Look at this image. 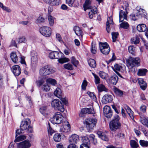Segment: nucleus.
Listing matches in <instances>:
<instances>
[{
    "instance_id": "nucleus-14",
    "label": "nucleus",
    "mask_w": 148,
    "mask_h": 148,
    "mask_svg": "<svg viewBox=\"0 0 148 148\" xmlns=\"http://www.w3.org/2000/svg\"><path fill=\"white\" fill-rule=\"evenodd\" d=\"M16 145L17 148H29L31 146V143L28 140L17 143Z\"/></svg>"
},
{
    "instance_id": "nucleus-30",
    "label": "nucleus",
    "mask_w": 148,
    "mask_h": 148,
    "mask_svg": "<svg viewBox=\"0 0 148 148\" xmlns=\"http://www.w3.org/2000/svg\"><path fill=\"white\" fill-rule=\"evenodd\" d=\"M145 11L144 10L139 8V7L136 8V16L140 17H141L143 15V13Z\"/></svg>"
},
{
    "instance_id": "nucleus-15",
    "label": "nucleus",
    "mask_w": 148,
    "mask_h": 148,
    "mask_svg": "<svg viewBox=\"0 0 148 148\" xmlns=\"http://www.w3.org/2000/svg\"><path fill=\"white\" fill-rule=\"evenodd\" d=\"M103 112L105 116L108 118H110L112 116V113L110 107L106 106L103 108Z\"/></svg>"
},
{
    "instance_id": "nucleus-18",
    "label": "nucleus",
    "mask_w": 148,
    "mask_h": 148,
    "mask_svg": "<svg viewBox=\"0 0 148 148\" xmlns=\"http://www.w3.org/2000/svg\"><path fill=\"white\" fill-rule=\"evenodd\" d=\"M113 23L112 17H109L107 18V21L106 23V29L108 33H109L110 32V25L112 26V25Z\"/></svg>"
},
{
    "instance_id": "nucleus-53",
    "label": "nucleus",
    "mask_w": 148,
    "mask_h": 148,
    "mask_svg": "<svg viewBox=\"0 0 148 148\" xmlns=\"http://www.w3.org/2000/svg\"><path fill=\"white\" fill-rule=\"evenodd\" d=\"M92 74L95 77V84H99L100 83V79L99 77L93 73H92Z\"/></svg>"
},
{
    "instance_id": "nucleus-2",
    "label": "nucleus",
    "mask_w": 148,
    "mask_h": 148,
    "mask_svg": "<svg viewBox=\"0 0 148 148\" xmlns=\"http://www.w3.org/2000/svg\"><path fill=\"white\" fill-rule=\"evenodd\" d=\"M83 6L85 11L87 9L90 10L88 15L90 19L92 18L95 14H97V9L95 6L91 5V0H86Z\"/></svg>"
},
{
    "instance_id": "nucleus-6",
    "label": "nucleus",
    "mask_w": 148,
    "mask_h": 148,
    "mask_svg": "<svg viewBox=\"0 0 148 148\" xmlns=\"http://www.w3.org/2000/svg\"><path fill=\"white\" fill-rule=\"evenodd\" d=\"M55 72L53 68L48 66L42 67L40 70L39 73L42 76H46L51 74Z\"/></svg>"
},
{
    "instance_id": "nucleus-54",
    "label": "nucleus",
    "mask_w": 148,
    "mask_h": 148,
    "mask_svg": "<svg viewBox=\"0 0 148 148\" xmlns=\"http://www.w3.org/2000/svg\"><path fill=\"white\" fill-rule=\"evenodd\" d=\"M118 33L117 32H113L112 33V38L113 40V42H114L115 41L116 39L117 38Z\"/></svg>"
},
{
    "instance_id": "nucleus-26",
    "label": "nucleus",
    "mask_w": 148,
    "mask_h": 148,
    "mask_svg": "<svg viewBox=\"0 0 148 148\" xmlns=\"http://www.w3.org/2000/svg\"><path fill=\"white\" fill-rule=\"evenodd\" d=\"M140 121L144 125L147 126L148 124V118L145 116H142L140 117Z\"/></svg>"
},
{
    "instance_id": "nucleus-31",
    "label": "nucleus",
    "mask_w": 148,
    "mask_h": 148,
    "mask_svg": "<svg viewBox=\"0 0 148 148\" xmlns=\"http://www.w3.org/2000/svg\"><path fill=\"white\" fill-rule=\"evenodd\" d=\"M147 72V70L145 69H139L137 72V75L138 76H144Z\"/></svg>"
},
{
    "instance_id": "nucleus-27",
    "label": "nucleus",
    "mask_w": 148,
    "mask_h": 148,
    "mask_svg": "<svg viewBox=\"0 0 148 148\" xmlns=\"http://www.w3.org/2000/svg\"><path fill=\"white\" fill-rule=\"evenodd\" d=\"M138 30L140 32L145 31L147 29L146 25L144 24H139L137 27Z\"/></svg>"
},
{
    "instance_id": "nucleus-22",
    "label": "nucleus",
    "mask_w": 148,
    "mask_h": 148,
    "mask_svg": "<svg viewBox=\"0 0 148 148\" xmlns=\"http://www.w3.org/2000/svg\"><path fill=\"white\" fill-rule=\"evenodd\" d=\"M43 1L46 3L54 6L58 5L60 4L56 0H43Z\"/></svg>"
},
{
    "instance_id": "nucleus-24",
    "label": "nucleus",
    "mask_w": 148,
    "mask_h": 148,
    "mask_svg": "<svg viewBox=\"0 0 148 148\" xmlns=\"http://www.w3.org/2000/svg\"><path fill=\"white\" fill-rule=\"evenodd\" d=\"M127 14L122 10H121L119 12V17L120 22L123 21L124 19H126Z\"/></svg>"
},
{
    "instance_id": "nucleus-4",
    "label": "nucleus",
    "mask_w": 148,
    "mask_h": 148,
    "mask_svg": "<svg viewBox=\"0 0 148 148\" xmlns=\"http://www.w3.org/2000/svg\"><path fill=\"white\" fill-rule=\"evenodd\" d=\"M119 116L118 115L114 116V119L110 122L109 124L111 130L115 131L120 128L121 124L119 121Z\"/></svg>"
},
{
    "instance_id": "nucleus-5",
    "label": "nucleus",
    "mask_w": 148,
    "mask_h": 148,
    "mask_svg": "<svg viewBox=\"0 0 148 148\" xmlns=\"http://www.w3.org/2000/svg\"><path fill=\"white\" fill-rule=\"evenodd\" d=\"M20 129L22 131L27 130L28 132L32 133L33 130L30 126V122L29 119L22 121L20 126Z\"/></svg>"
},
{
    "instance_id": "nucleus-29",
    "label": "nucleus",
    "mask_w": 148,
    "mask_h": 148,
    "mask_svg": "<svg viewBox=\"0 0 148 148\" xmlns=\"http://www.w3.org/2000/svg\"><path fill=\"white\" fill-rule=\"evenodd\" d=\"M54 95L59 98H61L62 97L61 90L59 88H57L54 92Z\"/></svg>"
},
{
    "instance_id": "nucleus-43",
    "label": "nucleus",
    "mask_w": 148,
    "mask_h": 148,
    "mask_svg": "<svg viewBox=\"0 0 148 148\" xmlns=\"http://www.w3.org/2000/svg\"><path fill=\"white\" fill-rule=\"evenodd\" d=\"M26 138V137L25 136L23 135H21L17 137H16L14 141L16 143L24 140Z\"/></svg>"
},
{
    "instance_id": "nucleus-63",
    "label": "nucleus",
    "mask_w": 148,
    "mask_h": 148,
    "mask_svg": "<svg viewBox=\"0 0 148 148\" xmlns=\"http://www.w3.org/2000/svg\"><path fill=\"white\" fill-rule=\"evenodd\" d=\"M75 0H66V2L70 6H72Z\"/></svg>"
},
{
    "instance_id": "nucleus-45",
    "label": "nucleus",
    "mask_w": 148,
    "mask_h": 148,
    "mask_svg": "<svg viewBox=\"0 0 148 148\" xmlns=\"http://www.w3.org/2000/svg\"><path fill=\"white\" fill-rule=\"evenodd\" d=\"M64 67L65 69L70 70H72L73 69V65L69 63L64 64Z\"/></svg>"
},
{
    "instance_id": "nucleus-46",
    "label": "nucleus",
    "mask_w": 148,
    "mask_h": 148,
    "mask_svg": "<svg viewBox=\"0 0 148 148\" xmlns=\"http://www.w3.org/2000/svg\"><path fill=\"white\" fill-rule=\"evenodd\" d=\"M120 26L124 29H127L129 27V25L127 22H123L120 24Z\"/></svg>"
},
{
    "instance_id": "nucleus-58",
    "label": "nucleus",
    "mask_w": 148,
    "mask_h": 148,
    "mask_svg": "<svg viewBox=\"0 0 148 148\" xmlns=\"http://www.w3.org/2000/svg\"><path fill=\"white\" fill-rule=\"evenodd\" d=\"M87 82L86 80H84L82 85V88L83 90H85L87 85Z\"/></svg>"
},
{
    "instance_id": "nucleus-16",
    "label": "nucleus",
    "mask_w": 148,
    "mask_h": 148,
    "mask_svg": "<svg viewBox=\"0 0 148 148\" xmlns=\"http://www.w3.org/2000/svg\"><path fill=\"white\" fill-rule=\"evenodd\" d=\"M79 140V136L76 134H73L70 137L69 139V143L76 144Z\"/></svg>"
},
{
    "instance_id": "nucleus-40",
    "label": "nucleus",
    "mask_w": 148,
    "mask_h": 148,
    "mask_svg": "<svg viewBox=\"0 0 148 148\" xmlns=\"http://www.w3.org/2000/svg\"><path fill=\"white\" fill-rule=\"evenodd\" d=\"M90 139L94 145H96L97 143L96 138H95V136L92 134H90L89 136Z\"/></svg>"
},
{
    "instance_id": "nucleus-64",
    "label": "nucleus",
    "mask_w": 148,
    "mask_h": 148,
    "mask_svg": "<svg viewBox=\"0 0 148 148\" xmlns=\"http://www.w3.org/2000/svg\"><path fill=\"white\" fill-rule=\"evenodd\" d=\"M140 111L143 113L146 112V106L144 105H142L140 107Z\"/></svg>"
},
{
    "instance_id": "nucleus-25",
    "label": "nucleus",
    "mask_w": 148,
    "mask_h": 148,
    "mask_svg": "<svg viewBox=\"0 0 148 148\" xmlns=\"http://www.w3.org/2000/svg\"><path fill=\"white\" fill-rule=\"evenodd\" d=\"M118 80V77L116 75L112 76L109 79L110 82L113 85H116Z\"/></svg>"
},
{
    "instance_id": "nucleus-47",
    "label": "nucleus",
    "mask_w": 148,
    "mask_h": 148,
    "mask_svg": "<svg viewBox=\"0 0 148 148\" xmlns=\"http://www.w3.org/2000/svg\"><path fill=\"white\" fill-rule=\"evenodd\" d=\"M140 145L143 147H147L148 146V141L143 140H140L139 141Z\"/></svg>"
},
{
    "instance_id": "nucleus-52",
    "label": "nucleus",
    "mask_w": 148,
    "mask_h": 148,
    "mask_svg": "<svg viewBox=\"0 0 148 148\" xmlns=\"http://www.w3.org/2000/svg\"><path fill=\"white\" fill-rule=\"evenodd\" d=\"M41 88L43 91L45 92H47L49 91L50 89L49 86L47 84L43 85Z\"/></svg>"
},
{
    "instance_id": "nucleus-44",
    "label": "nucleus",
    "mask_w": 148,
    "mask_h": 148,
    "mask_svg": "<svg viewBox=\"0 0 148 148\" xmlns=\"http://www.w3.org/2000/svg\"><path fill=\"white\" fill-rule=\"evenodd\" d=\"M71 63L75 67H77L79 63V61L73 56L71 58Z\"/></svg>"
},
{
    "instance_id": "nucleus-37",
    "label": "nucleus",
    "mask_w": 148,
    "mask_h": 148,
    "mask_svg": "<svg viewBox=\"0 0 148 148\" xmlns=\"http://www.w3.org/2000/svg\"><path fill=\"white\" fill-rule=\"evenodd\" d=\"M89 65L91 67L95 68L96 67V64L95 60L92 59H90L88 61Z\"/></svg>"
},
{
    "instance_id": "nucleus-42",
    "label": "nucleus",
    "mask_w": 148,
    "mask_h": 148,
    "mask_svg": "<svg viewBox=\"0 0 148 148\" xmlns=\"http://www.w3.org/2000/svg\"><path fill=\"white\" fill-rule=\"evenodd\" d=\"M53 139L56 142H59L61 140V135L58 133L55 134L53 136Z\"/></svg>"
},
{
    "instance_id": "nucleus-9",
    "label": "nucleus",
    "mask_w": 148,
    "mask_h": 148,
    "mask_svg": "<svg viewBox=\"0 0 148 148\" xmlns=\"http://www.w3.org/2000/svg\"><path fill=\"white\" fill-rule=\"evenodd\" d=\"M99 45L100 51L103 54L107 55L109 53L110 49L108 45L107 42L102 43L99 42Z\"/></svg>"
},
{
    "instance_id": "nucleus-34",
    "label": "nucleus",
    "mask_w": 148,
    "mask_h": 148,
    "mask_svg": "<svg viewBox=\"0 0 148 148\" xmlns=\"http://www.w3.org/2000/svg\"><path fill=\"white\" fill-rule=\"evenodd\" d=\"M140 39L138 36H136L133 37L131 39V41L132 44H137L139 42Z\"/></svg>"
},
{
    "instance_id": "nucleus-61",
    "label": "nucleus",
    "mask_w": 148,
    "mask_h": 148,
    "mask_svg": "<svg viewBox=\"0 0 148 148\" xmlns=\"http://www.w3.org/2000/svg\"><path fill=\"white\" fill-rule=\"evenodd\" d=\"M49 126L48 127V133L49 135L50 134L51 136L53 133L54 131L50 126L49 124Z\"/></svg>"
},
{
    "instance_id": "nucleus-8",
    "label": "nucleus",
    "mask_w": 148,
    "mask_h": 148,
    "mask_svg": "<svg viewBox=\"0 0 148 148\" xmlns=\"http://www.w3.org/2000/svg\"><path fill=\"white\" fill-rule=\"evenodd\" d=\"M51 106L55 109L61 112H63L64 110V106L58 99H56L53 100L51 102Z\"/></svg>"
},
{
    "instance_id": "nucleus-59",
    "label": "nucleus",
    "mask_w": 148,
    "mask_h": 148,
    "mask_svg": "<svg viewBox=\"0 0 148 148\" xmlns=\"http://www.w3.org/2000/svg\"><path fill=\"white\" fill-rule=\"evenodd\" d=\"M45 82V81L43 79H41L36 82L37 85L39 86H41Z\"/></svg>"
},
{
    "instance_id": "nucleus-55",
    "label": "nucleus",
    "mask_w": 148,
    "mask_h": 148,
    "mask_svg": "<svg viewBox=\"0 0 148 148\" xmlns=\"http://www.w3.org/2000/svg\"><path fill=\"white\" fill-rule=\"evenodd\" d=\"M99 75L100 77L103 79H105L107 74L103 71H100L99 73Z\"/></svg>"
},
{
    "instance_id": "nucleus-19",
    "label": "nucleus",
    "mask_w": 148,
    "mask_h": 148,
    "mask_svg": "<svg viewBox=\"0 0 148 148\" xmlns=\"http://www.w3.org/2000/svg\"><path fill=\"white\" fill-rule=\"evenodd\" d=\"M112 100V95L109 94L104 95L102 99V101L103 103L106 104L111 102Z\"/></svg>"
},
{
    "instance_id": "nucleus-12",
    "label": "nucleus",
    "mask_w": 148,
    "mask_h": 148,
    "mask_svg": "<svg viewBox=\"0 0 148 148\" xmlns=\"http://www.w3.org/2000/svg\"><path fill=\"white\" fill-rule=\"evenodd\" d=\"M71 126L69 122L65 121L62 125L60 127V132L62 133H66L70 131Z\"/></svg>"
},
{
    "instance_id": "nucleus-56",
    "label": "nucleus",
    "mask_w": 148,
    "mask_h": 148,
    "mask_svg": "<svg viewBox=\"0 0 148 148\" xmlns=\"http://www.w3.org/2000/svg\"><path fill=\"white\" fill-rule=\"evenodd\" d=\"M97 48L95 45L92 44V48L91 50V52L93 54H95L97 52Z\"/></svg>"
},
{
    "instance_id": "nucleus-51",
    "label": "nucleus",
    "mask_w": 148,
    "mask_h": 148,
    "mask_svg": "<svg viewBox=\"0 0 148 148\" xmlns=\"http://www.w3.org/2000/svg\"><path fill=\"white\" fill-rule=\"evenodd\" d=\"M122 68V66L118 64H116L114 65V71H121Z\"/></svg>"
},
{
    "instance_id": "nucleus-11",
    "label": "nucleus",
    "mask_w": 148,
    "mask_h": 148,
    "mask_svg": "<svg viewBox=\"0 0 148 148\" xmlns=\"http://www.w3.org/2000/svg\"><path fill=\"white\" fill-rule=\"evenodd\" d=\"M39 31L42 35L46 37H49L51 34V29L48 27H41L40 28Z\"/></svg>"
},
{
    "instance_id": "nucleus-20",
    "label": "nucleus",
    "mask_w": 148,
    "mask_h": 148,
    "mask_svg": "<svg viewBox=\"0 0 148 148\" xmlns=\"http://www.w3.org/2000/svg\"><path fill=\"white\" fill-rule=\"evenodd\" d=\"M138 82L139 84L140 88L143 90H145L147 88V84L145 82L143 79L142 78H139L138 79Z\"/></svg>"
},
{
    "instance_id": "nucleus-36",
    "label": "nucleus",
    "mask_w": 148,
    "mask_h": 148,
    "mask_svg": "<svg viewBox=\"0 0 148 148\" xmlns=\"http://www.w3.org/2000/svg\"><path fill=\"white\" fill-rule=\"evenodd\" d=\"M46 82L47 84L49 83L53 85H55L57 83L56 81L54 79L48 78L47 79Z\"/></svg>"
},
{
    "instance_id": "nucleus-38",
    "label": "nucleus",
    "mask_w": 148,
    "mask_h": 148,
    "mask_svg": "<svg viewBox=\"0 0 148 148\" xmlns=\"http://www.w3.org/2000/svg\"><path fill=\"white\" fill-rule=\"evenodd\" d=\"M125 109L130 117L132 118V117H133V112L128 106H125Z\"/></svg>"
},
{
    "instance_id": "nucleus-3",
    "label": "nucleus",
    "mask_w": 148,
    "mask_h": 148,
    "mask_svg": "<svg viewBox=\"0 0 148 148\" xmlns=\"http://www.w3.org/2000/svg\"><path fill=\"white\" fill-rule=\"evenodd\" d=\"M63 55V53L61 52H59L57 51H52L49 53V57L51 59H58L59 62L61 64L69 61V60L68 58H62Z\"/></svg>"
},
{
    "instance_id": "nucleus-28",
    "label": "nucleus",
    "mask_w": 148,
    "mask_h": 148,
    "mask_svg": "<svg viewBox=\"0 0 148 148\" xmlns=\"http://www.w3.org/2000/svg\"><path fill=\"white\" fill-rule=\"evenodd\" d=\"M97 88L99 92L102 91L107 92L108 91V89L105 87V86L101 84L97 86Z\"/></svg>"
},
{
    "instance_id": "nucleus-62",
    "label": "nucleus",
    "mask_w": 148,
    "mask_h": 148,
    "mask_svg": "<svg viewBox=\"0 0 148 148\" xmlns=\"http://www.w3.org/2000/svg\"><path fill=\"white\" fill-rule=\"evenodd\" d=\"M26 41V40L25 38L23 37L19 38L18 40V42L19 43H21L22 42H25Z\"/></svg>"
},
{
    "instance_id": "nucleus-21",
    "label": "nucleus",
    "mask_w": 148,
    "mask_h": 148,
    "mask_svg": "<svg viewBox=\"0 0 148 148\" xmlns=\"http://www.w3.org/2000/svg\"><path fill=\"white\" fill-rule=\"evenodd\" d=\"M82 141L83 143L81 145L86 147L89 146L90 144V140L87 136H83L82 137Z\"/></svg>"
},
{
    "instance_id": "nucleus-60",
    "label": "nucleus",
    "mask_w": 148,
    "mask_h": 148,
    "mask_svg": "<svg viewBox=\"0 0 148 148\" xmlns=\"http://www.w3.org/2000/svg\"><path fill=\"white\" fill-rule=\"evenodd\" d=\"M45 19L41 16H39L37 19L36 21L37 23H41L44 22L45 21Z\"/></svg>"
},
{
    "instance_id": "nucleus-48",
    "label": "nucleus",
    "mask_w": 148,
    "mask_h": 148,
    "mask_svg": "<svg viewBox=\"0 0 148 148\" xmlns=\"http://www.w3.org/2000/svg\"><path fill=\"white\" fill-rule=\"evenodd\" d=\"M0 7L3 10L5 11L8 12H11L10 9L4 6L3 3L1 2H0Z\"/></svg>"
},
{
    "instance_id": "nucleus-13",
    "label": "nucleus",
    "mask_w": 148,
    "mask_h": 148,
    "mask_svg": "<svg viewBox=\"0 0 148 148\" xmlns=\"http://www.w3.org/2000/svg\"><path fill=\"white\" fill-rule=\"evenodd\" d=\"M95 113V112L92 108H84L82 109L81 112L79 114L80 117H84V114H92Z\"/></svg>"
},
{
    "instance_id": "nucleus-23",
    "label": "nucleus",
    "mask_w": 148,
    "mask_h": 148,
    "mask_svg": "<svg viewBox=\"0 0 148 148\" xmlns=\"http://www.w3.org/2000/svg\"><path fill=\"white\" fill-rule=\"evenodd\" d=\"M10 57L12 61L15 63L17 62L18 60V58L16 52H13L10 54Z\"/></svg>"
},
{
    "instance_id": "nucleus-10",
    "label": "nucleus",
    "mask_w": 148,
    "mask_h": 148,
    "mask_svg": "<svg viewBox=\"0 0 148 148\" xmlns=\"http://www.w3.org/2000/svg\"><path fill=\"white\" fill-rule=\"evenodd\" d=\"M97 121L95 119L89 118L86 119L85 120V123L87 128L90 130H92L95 126Z\"/></svg>"
},
{
    "instance_id": "nucleus-41",
    "label": "nucleus",
    "mask_w": 148,
    "mask_h": 148,
    "mask_svg": "<svg viewBox=\"0 0 148 148\" xmlns=\"http://www.w3.org/2000/svg\"><path fill=\"white\" fill-rule=\"evenodd\" d=\"M87 94L90 97L91 99L94 101H96L97 100L96 97L93 92H91L90 91H88L87 92Z\"/></svg>"
},
{
    "instance_id": "nucleus-39",
    "label": "nucleus",
    "mask_w": 148,
    "mask_h": 148,
    "mask_svg": "<svg viewBox=\"0 0 148 148\" xmlns=\"http://www.w3.org/2000/svg\"><path fill=\"white\" fill-rule=\"evenodd\" d=\"M48 18L49 25L51 26H53L54 23V18L50 14H48Z\"/></svg>"
},
{
    "instance_id": "nucleus-17",
    "label": "nucleus",
    "mask_w": 148,
    "mask_h": 148,
    "mask_svg": "<svg viewBox=\"0 0 148 148\" xmlns=\"http://www.w3.org/2000/svg\"><path fill=\"white\" fill-rule=\"evenodd\" d=\"M12 70L15 76H18L21 73V69L20 67L18 65H15L12 66Z\"/></svg>"
},
{
    "instance_id": "nucleus-1",
    "label": "nucleus",
    "mask_w": 148,
    "mask_h": 148,
    "mask_svg": "<svg viewBox=\"0 0 148 148\" xmlns=\"http://www.w3.org/2000/svg\"><path fill=\"white\" fill-rule=\"evenodd\" d=\"M127 66L131 71L134 73L136 72L135 67H138L140 65V60L138 57H130L126 60Z\"/></svg>"
},
{
    "instance_id": "nucleus-32",
    "label": "nucleus",
    "mask_w": 148,
    "mask_h": 148,
    "mask_svg": "<svg viewBox=\"0 0 148 148\" xmlns=\"http://www.w3.org/2000/svg\"><path fill=\"white\" fill-rule=\"evenodd\" d=\"M73 30L76 35L78 36H82V32L79 27L76 26L74 27Z\"/></svg>"
},
{
    "instance_id": "nucleus-33",
    "label": "nucleus",
    "mask_w": 148,
    "mask_h": 148,
    "mask_svg": "<svg viewBox=\"0 0 148 148\" xmlns=\"http://www.w3.org/2000/svg\"><path fill=\"white\" fill-rule=\"evenodd\" d=\"M98 136L103 140L106 141L108 140V139L107 136L103 133H102L101 132H98L97 133Z\"/></svg>"
},
{
    "instance_id": "nucleus-49",
    "label": "nucleus",
    "mask_w": 148,
    "mask_h": 148,
    "mask_svg": "<svg viewBox=\"0 0 148 148\" xmlns=\"http://www.w3.org/2000/svg\"><path fill=\"white\" fill-rule=\"evenodd\" d=\"M130 145L131 147L133 148H137L138 146V145L136 142L134 140H132L130 141Z\"/></svg>"
},
{
    "instance_id": "nucleus-57",
    "label": "nucleus",
    "mask_w": 148,
    "mask_h": 148,
    "mask_svg": "<svg viewBox=\"0 0 148 148\" xmlns=\"http://www.w3.org/2000/svg\"><path fill=\"white\" fill-rule=\"evenodd\" d=\"M47 108L45 106L44 107H42L40 109V112L43 115H44L46 113Z\"/></svg>"
},
{
    "instance_id": "nucleus-50",
    "label": "nucleus",
    "mask_w": 148,
    "mask_h": 148,
    "mask_svg": "<svg viewBox=\"0 0 148 148\" xmlns=\"http://www.w3.org/2000/svg\"><path fill=\"white\" fill-rule=\"evenodd\" d=\"M128 50L129 52L132 55H134L135 53V48L133 46H130L129 47Z\"/></svg>"
},
{
    "instance_id": "nucleus-35",
    "label": "nucleus",
    "mask_w": 148,
    "mask_h": 148,
    "mask_svg": "<svg viewBox=\"0 0 148 148\" xmlns=\"http://www.w3.org/2000/svg\"><path fill=\"white\" fill-rule=\"evenodd\" d=\"M113 91L116 95L119 97H121L123 95V91L116 87L113 89Z\"/></svg>"
},
{
    "instance_id": "nucleus-7",
    "label": "nucleus",
    "mask_w": 148,
    "mask_h": 148,
    "mask_svg": "<svg viewBox=\"0 0 148 148\" xmlns=\"http://www.w3.org/2000/svg\"><path fill=\"white\" fill-rule=\"evenodd\" d=\"M64 119L62 115L60 112H56L53 117L50 119L51 122L53 124H59L61 123Z\"/></svg>"
}]
</instances>
